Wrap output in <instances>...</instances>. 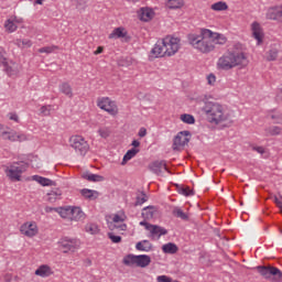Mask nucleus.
<instances>
[{
	"instance_id": "nucleus-46",
	"label": "nucleus",
	"mask_w": 282,
	"mask_h": 282,
	"mask_svg": "<svg viewBox=\"0 0 282 282\" xmlns=\"http://www.w3.org/2000/svg\"><path fill=\"white\" fill-rule=\"evenodd\" d=\"M148 199L147 194L142 193V196H137L134 206H142V204H144Z\"/></svg>"
},
{
	"instance_id": "nucleus-63",
	"label": "nucleus",
	"mask_w": 282,
	"mask_h": 282,
	"mask_svg": "<svg viewBox=\"0 0 282 282\" xmlns=\"http://www.w3.org/2000/svg\"><path fill=\"white\" fill-rule=\"evenodd\" d=\"M35 3H37V6H43V0H35Z\"/></svg>"
},
{
	"instance_id": "nucleus-7",
	"label": "nucleus",
	"mask_w": 282,
	"mask_h": 282,
	"mask_svg": "<svg viewBox=\"0 0 282 282\" xmlns=\"http://www.w3.org/2000/svg\"><path fill=\"white\" fill-rule=\"evenodd\" d=\"M97 107L107 111L110 116H118V105L109 97H99L97 99Z\"/></svg>"
},
{
	"instance_id": "nucleus-26",
	"label": "nucleus",
	"mask_w": 282,
	"mask_h": 282,
	"mask_svg": "<svg viewBox=\"0 0 282 282\" xmlns=\"http://www.w3.org/2000/svg\"><path fill=\"white\" fill-rule=\"evenodd\" d=\"M17 131L11 130V131H2L0 128V138L3 140H10V142H17Z\"/></svg>"
},
{
	"instance_id": "nucleus-56",
	"label": "nucleus",
	"mask_w": 282,
	"mask_h": 282,
	"mask_svg": "<svg viewBox=\"0 0 282 282\" xmlns=\"http://www.w3.org/2000/svg\"><path fill=\"white\" fill-rule=\"evenodd\" d=\"M274 204H276L278 208H280V210L282 213V202L276 196L274 197Z\"/></svg>"
},
{
	"instance_id": "nucleus-29",
	"label": "nucleus",
	"mask_w": 282,
	"mask_h": 282,
	"mask_svg": "<svg viewBox=\"0 0 282 282\" xmlns=\"http://www.w3.org/2000/svg\"><path fill=\"white\" fill-rule=\"evenodd\" d=\"M83 178L87 180L88 182H105V176L93 173L83 174Z\"/></svg>"
},
{
	"instance_id": "nucleus-30",
	"label": "nucleus",
	"mask_w": 282,
	"mask_h": 282,
	"mask_svg": "<svg viewBox=\"0 0 282 282\" xmlns=\"http://www.w3.org/2000/svg\"><path fill=\"white\" fill-rule=\"evenodd\" d=\"M162 250L165 254H175L178 250L177 245L169 242L162 246Z\"/></svg>"
},
{
	"instance_id": "nucleus-45",
	"label": "nucleus",
	"mask_w": 282,
	"mask_h": 282,
	"mask_svg": "<svg viewBox=\"0 0 282 282\" xmlns=\"http://www.w3.org/2000/svg\"><path fill=\"white\" fill-rule=\"evenodd\" d=\"M278 56H279V51L276 48H272L269 51L267 58L268 61H276Z\"/></svg>"
},
{
	"instance_id": "nucleus-4",
	"label": "nucleus",
	"mask_w": 282,
	"mask_h": 282,
	"mask_svg": "<svg viewBox=\"0 0 282 282\" xmlns=\"http://www.w3.org/2000/svg\"><path fill=\"white\" fill-rule=\"evenodd\" d=\"M206 30L208 29H204L200 35H192L189 37L191 45H193L195 50H198V52H202L203 54H208L215 50L210 35H206Z\"/></svg>"
},
{
	"instance_id": "nucleus-55",
	"label": "nucleus",
	"mask_w": 282,
	"mask_h": 282,
	"mask_svg": "<svg viewBox=\"0 0 282 282\" xmlns=\"http://www.w3.org/2000/svg\"><path fill=\"white\" fill-rule=\"evenodd\" d=\"M24 140H28L25 134H17V142H24Z\"/></svg>"
},
{
	"instance_id": "nucleus-47",
	"label": "nucleus",
	"mask_w": 282,
	"mask_h": 282,
	"mask_svg": "<svg viewBox=\"0 0 282 282\" xmlns=\"http://www.w3.org/2000/svg\"><path fill=\"white\" fill-rule=\"evenodd\" d=\"M86 232H90V235L98 234V226L95 224H89L86 226Z\"/></svg>"
},
{
	"instance_id": "nucleus-42",
	"label": "nucleus",
	"mask_w": 282,
	"mask_h": 282,
	"mask_svg": "<svg viewBox=\"0 0 282 282\" xmlns=\"http://www.w3.org/2000/svg\"><path fill=\"white\" fill-rule=\"evenodd\" d=\"M268 118H271V120H274V124H282V113L281 112L268 115Z\"/></svg>"
},
{
	"instance_id": "nucleus-32",
	"label": "nucleus",
	"mask_w": 282,
	"mask_h": 282,
	"mask_svg": "<svg viewBox=\"0 0 282 282\" xmlns=\"http://www.w3.org/2000/svg\"><path fill=\"white\" fill-rule=\"evenodd\" d=\"M56 213H58L63 219H72V207H58Z\"/></svg>"
},
{
	"instance_id": "nucleus-34",
	"label": "nucleus",
	"mask_w": 282,
	"mask_h": 282,
	"mask_svg": "<svg viewBox=\"0 0 282 282\" xmlns=\"http://www.w3.org/2000/svg\"><path fill=\"white\" fill-rule=\"evenodd\" d=\"M138 256L134 254H128L123 258V265H128L129 268H133V265L137 267Z\"/></svg>"
},
{
	"instance_id": "nucleus-18",
	"label": "nucleus",
	"mask_w": 282,
	"mask_h": 282,
	"mask_svg": "<svg viewBox=\"0 0 282 282\" xmlns=\"http://www.w3.org/2000/svg\"><path fill=\"white\" fill-rule=\"evenodd\" d=\"M3 54H6V51L0 48V63L3 64L4 72L8 74V76H17V72L10 65H8V59H6Z\"/></svg>"
},
{
	"instance_id": "nucleus-58",
	"label": "nucleus",
	"mask_w": 282,
	"mask_h": 282,
	"mask_svg": "<svg viewBox=\"0 0 282 282\" xmlns=\"http://www.w3.org/2000/svg\"><path fill=\"white\" fill-rule=\"evenodd\" d=\"M13 44L18 45V47H23V40L17 39V40L13 41Z\"/></svg>"
},
{
	"instance_id": "nucleus-28",
	"label": "nucleus",
	"mask_w": 282,
	"mask_h": 282,
	"mask_svg": "<svg viewBox=\"0 0 282 282\" xmlns=\"http://www.w3.org/2000/svg\"><path fill=\"white\" fill-rule=\"evenodd\" d=\"M59 91L67 96V98H74V91L72 90V85L69 83H63L59 85Z\"/></svg>"
},
{
	"instance_id": "nucleus-36",
	"label": "nucleus",
	"mask_w": 282,
	"mask_h": 282,
	"mask_svg": "<svg viewBox=\"0 0 282 282\" xmlns=\"http://www.w3.org/2000/svg\"><path fill=\"white\" fill-rule=\"evenodd\" d=\"M61 195H63V193H61L59 189L51 191L50 193H47L46 200L50 202L51 204H54V202L61 199Z\"/></svg>"
},
{
	"instance_id": "nucleus-1",
	"label": "nucleus",
	"mask_w": 282,
	"mask_h": 282,
	"mask_svg": "<svg viewBox=\"0 0 282 282\" xmlns=\"http://www.w3.org/2000/svg\"><path fill=\"white\" fill-rule=\"evenodd\" d=\"M180 52V39L167 35L163 40H159L151 51L154 58L164 56H175Z\"/></svg>"
},
{
	"instance_id": "nucleus-38",
	"label": "nucleus",
	"mask_w": 282,
	"mask_h": 282,
	"mask_svg": "<svg viewBox=\"0 0 282 282\" xmlns=\"http://www.w3.org/2000/svg\"><path fill=\"white\" fill-rule=\"evenodd\" d=\"M212 10H214V12H224V10H228V4L224 1H219L212 4Z\"/></svg>"
},
{
	"instance_id": "nucleus-19",
	"label": "nucleus",
	"mask_w": 282,
	"mask_h": 282,
	"mask_svg": "<svg viewBox=\"0 0 282 282\" xmlns=\"http://www.w3.org/2000/svg\"><path fill=\"white\" fill-rule=\"evenodd\" d=\"M155 213H158V207L155 206H148L142 209V217L144 220L142 221H151L153 219Z\"/></svg>"
},
{
	"instance_id": "nucleus-27",
	"label": "nucleus",
	"mask_w": 282,
	"mask_h": 282,
	"mask_svg": "<svg viewBox=\"0 0 282 282\" xmlns=\"http://www.w3.org/2000/svg\"><path fill=\"white\" fill-rule=\"evenodd\" d=\"M172 215L176 217L177 219H182L183 221H188L189 216L182 210L181 207H173Z\"/></svg>"
},
{
	"instance_id": "nucleus-39",
	"label": "nucleus",
	"mask_w": 282,
	"mask_h": 282,
	"mask_svg": "<svg viewBox=\"0 0 282 282\" xmlns=\"http://www.w3.org/2000/svg\"><path fill=\"white\" fill-rule=\"evenodd\" d=\"M176 188L180 195H184L185 197H191V195H193V191L191 189V187L176 185Z\"/></svg>"
},
{
	"instance_id": "nucleus-15",
	"label": "nucleus",
	"mask_w": 282,
	"mask_h": 282,
	"mask_svg": "<svg viewBox=\"0 0 282 282\" xmlns=\"http://www.w3.org/2000/svg\"><path fill=\"white\" fill-rule=\"evenodd\" d=\"M149 169L152 173H155V175H160V173H162V169L167 173H171V170H169V166L166 165V161H154L150 164Z\"/></svg>"
},
{
	"instance_id": "nucleus-48",
	"label": "nucleus",
	"mask_w": 282,
	"mask_h": 282,
	"mask_svg": "<svg viewBox=\"0 0 282 282\" xmlns=\"http://www.w3.org/2000/svg\"><path fill=\"white\" fill-rule=\"evenodd\" d=\"M108 238L112 241V243H120V241H122V237L116 236L113 232H109Z\"/></svg>"
},
{
	"instance_id": "nucleus-11",
	"label": "nucleus",
	"mask_w": 282,
	"mask_h": 282,
	"mask_svg": "<svg viewBox=\"0 0 282 282\" xmlns=\"http://www.w3.org/2000/svg\"><path fill=\"white\" fill-rule=\"evenodd\" d=\"M191 142V131L184 130L177 133L173 140V150L177 151L180 147H186Z\"/></svg>"
},
{
	"instance_id": "nucleus-3",
	"label": "nucleus",
	"mask_w": 282,
	"mask_h": 282,
	"mask_svg": "<svg viewBox=\"0 0 282 282\" xmlns=\"http://www.w3.org/2000/svg\"><path fill=\"white\" fill-rule=\"evenodd\" d=\"M203 111L206 113L207 120L210 122V124H221V122H226V120L229 118L228 112H226L224 109V106L218 102H205Z\"/></svg>"
},
{
	"instance_id": "nucleus-23",
	"label": "nucleus",
	"mask_w": 282,
	"mask_h": 282,
	"mask_svg": "<svg viewBox=\"0 0 282 282\" xmlns=\"http://www.w3.org/2000/svg\"><path fill=\"white\" fill-rule=\"evenodd\" d=\"M135 248L140 252H151V250L153 249V245L150 243L149 240H142L137 242Z\"/></svg>"
},
{
	"instance_id": "nucleus-60",
	"label": "nucleus",
	"mask_w": 282,
	"mask_h": 282,
	"mask_svg": "<svg viewBox=\"0 0 282 282\" xmlns=\"http://www.w3.org/2000/svg\"><path fill=\"white\" fill-rule=\"evenodd\" d=\"M104 47L102 46H99L96 51H95V54L98 55V54H102L104 52Z\"/></svg>"
},
{
	"instance_id": "nucleus-9",
	"label": "nucleus",
	"mask_w": 282,
	"mask_h": 282,
	"mask_svg": "<svg viewBox=\"0 0 282 282\" xmlns=\"http://www.w3.org/2000/svg\"><path fill=\"white\" fill-rule=\"evenodd\" d=\"M257 270L261 276L264 279H275V281H279L282 278V272L276 267H265V265H259L257 267Z\"/></svg>"
},
{
	"instance_id": "nucleus-20",
	"label": "nucleus",
	"mask_w": 282,
	"mask_h": 282,
	"mask_svg": "<svg viewBox=\"0 0 282 282\" xmlns=\"http://www.w3.org/2000/svg\"><path fill=\"white\" fill-rule=\"evenodd\" d=\"M36 276H42V279H46V276H52V268L47 264H42L35 270Z\"/></svg>"
},
{
	"instance_id": "nucleus-14",
	"label": "nucleus",
	"mask_w": 282,
	"mask_h": 282,
	"mask_svg": "<svg viewBox=\"0 0 282 282\" xmlns=\"http://www.w3.org/2000/svg\"><path fill=\"white\" fill-rule=\"evenodd\" d=\"M267 19L270 21H280L282 22V7H271L268 9Z\"/></svg>"
},
{
	"instance_id": "nucleus-57",
	"label": "nucleus",
	"mask_w": 282,
	"mask_h": 282,
	"mask_svg": "<svg viewBox=\"0 0 282 282\" xmlns=\"http://www.w3.org/2000/svg\"><path fill=\"white\" fill-rule=\"evenodd\" d=\"M145 135H147V129L145 128H140L139 138H144Z\"/></svg>"
},
{
	"instance_id": "nucleus-43",
	"label": "nucleus",
	"mask_w": 282,
	"mask_h": 282,
	"mask_svg": "<svg viewBox=\"0 0 282 282\" xmlns=\"http://www.w3.org/2000/svg\"><path fill=\"white\" fill-rule=\"evenodd\" d=\"M98 133L100 138H104L105 140H107V138L111 135V130H109V128H100L98 130Z\"/></svg>"
},
{
	"instance_id": "nucleus-24",
	"label": "nucleus",
	"mask_w": 282,
	"mask_h": 282,
	"mask_svg": "<svg viewBox=\"0 0 282 282\" xmlns=\"http://www.w3.org/2000/svg\"><path fill=\"white\" fill-rule=\"evenodd\" d=\"M80 195H83L85 199H89L90 202H94V199H98L99 193L94 189L84 188L80 191Z\"/></svg>"
},
{
	"instance_id": "nucleus-22",
	"label": "nucleus",
	"mask_w": 282,
	"mask_h": 282,
	"mask_svg": "<svg viewBox=\"0 0 282 282\" xmlns=\"http://www.w3.org/2000/svg\"><path fill=\"white\" fill-rule=\"evenodd\" d=\"M154 12L149 8H141L139 10V17L141 21H151L153 19Z\"/></svg>"
},
{
	"instance_id": "nucleus-25",
	"label": "nucleus",
	"mask_w": 282,
	"mask_h": 282,
	"mask_svg": "<svg viewBox=\"0 0 282 282\" xmlns=\"http://www.w3.org/2000/svg\"><path fill=\"white\" fill-rule=\"evenodd\" d=\"M138 153H140L139 149L132 148L130 150L127 151V153L123 155L122 159V166H124V164H127L129 162V160H133V158H135V155H138Z\"/></svg>"
},
{
	"instance_id": "nucleus-17",
	"label": "nucleus",
	"mask_w": 282,
	"mask_h": 282,
	"mask_svg": "<svg viewBox=\"0 0 282 282\" xmlns=\"http://www.w3.org/2000/svg\"><path fill=\"white\" fill-rule=\"evenodd\" d=\"M85 212L80 207H72L70 221H85Z\"/></svg>"
},
{
	"instance_id": "nucleus-51",
	"label": "nucleus",
	"mask_w": 282,
	"mask_h": 282,
	"mask_svg": "<svg viewBox=\"0 0 282 282\" xmlns=\"http://www.w3.org/2000/svg\"><path fill=\"white\" fill-rule=\"evenodd\" d=\"M22 47H32V41L28 39L22 40Z\"/></svg>"
},
{
	"instance_id": "nucleus-33",
	"label": "nucleus",
	"mask_w": 282,
	"mask_h": 282,
	"mask_svg": "<svg viewBox=\"0 0 282 282\" xmlns=\"http://www.w3.org/2000/svg\"><path fill=\"white\" fill-rule=\"evenodd\" d=\"M124 36H127L124 28H117L109 34L108 39H124Z\"/></svg>"
},
{
	"instance_id": "nucleus-13",
	"label": "nucleus",
	"mask_w": 282,
	"mask_h": 282,
	"mask_svg": "<svg viewBox=\"0 0 282 282\" xmlns=\"http://www.w3.org/2000/svg\"><path fill=\"white\" fill-rule=\"evenodd\" d=\"M206 36L210 37L214 47L215 45H226L228 41L224 34L215 33L208 29L206 30Z\"/></svg>"
},
{
	"instance_id": "nucleus-8",
	"label": "nucleus",
	"mask_w": 282,
	"mask_h": 282,
	"mask_svg": "<svg viewBox=\"0 0 282 282\" xmlns=\"http://www.w3.org/2000/svg\"><path fill=\"white\" fill-rule=\"evenodd\" d=\"M139 225L144 226L145 230H149L150 238L152 240H158L160 237L169 235V230H166V228L160 227L158 225H151L147 220L140 221Z\"/></svg>"
},
{
	"instance_id": "nucleus-59",
	"label": "nucleus",
	"mask_w": 282,
	"mask_h": 282,
	"mask_svg": "<svg viewBox=\"0 0 282 282\" xmlns=\"http://www.w3.org/2000/svg\"><path fill=\"white\" fill-rule=\"evenodd\" d=\"M58 210V207H45V213H56Z\"/></svg>"
},
{
	"instance_id": "nucleus-2",
	"label": "nucleus",
	"mask_w": 282,
	"mask_h": 282,
	"mask_svg": "<svg viewBox=\"0 0 282 282\" xmlns=\"http://www.w3.org/2000/svg\"><path fill=\"white\" fill-rule=\"evenodd\" d=\"M248 55L243 51H232L218 58V69H235V67H247Z\"/></svg>"
},
{
	"instance_id": "nucleus-6",
	"label": "nucleus",
	"mask_w": 282,
	"mask_h": 282,
	"mask_svg": "<svg viewBox=\"0 0 282 282\" xmlns=\"http://www.w3.org/2000/svg\"><path fill=\"white\" fill-rule=\"evenodd\" d=\"M69 144L79 155H87V151H89V143L80 135L70 137Z\"/></svg>"
},
{
	"instance_id": "nucleus-44",
	"label": "nucleus",
	"mask_w": 282,
	"mask_h": 282,
	"mask_svg": "<svg viewBox=\"0 0 282 282\" xmlns=\"http://www.w3.org/2000/svg\"><path fill=\"white\" fill-rule=\"evenodd\" d=\"M4 28H6V30H8V32H15L17 31V24H14V22H12L11 20L6 21Z\"/></svg>"
},
{
	"instance_id": "nucleus-31",
	"label": "nucleus",
	"mask_w": 282,
	"mask_h": 282,
	"mask_svg": "<svg viewBox=\"0 0 282 282\" xmlns=\"http://www.w3.org/2000/svg\"><path fill=\"white\" fill-rule=\"evenodd\" d=\"M32 180L33 182H37V184H41V186H52V184H54V181L39 175H33Z\"/></svg>"
},
{
	"instance_id": "nucleus-35",
	"label": "nucleus",
	"mask_w": 282,
	"mask_h": 282,
	"mask_svg": "<svg viewBox=\"0 0 282 282\" xmlns=\"http://www.w3.org/2000/svg\"><path fill=\"white\" fill-rule=\"evenodd\" d=\"M184 6V0H166V7L170 10H180Z\"/></svg>"
},
{
	"instance_id": "nucleus-41",
	"label": "nucleus",
	"mask_w": 282,
	"mask_h": 282,
	"mask_svg": "<svg viewBox=\"0 0 282 282\" xmlns=\"http://www.w3.org/2000/svg\"><path fill=\"white\" fill-rule=\"evenodd\" d=\"M181 120L182 122H185V124H195V117H193V115H181Z\"/></svg>"
},
{
	"instance_id": "nucleus-37",
	"label": "nucleus",
	"mask_w": 282,
	"mask_h": 282,
	"mask_svg": "<svg viewBox=\"0 0 282 282\" xmlns=\"http://www.w3.org/2000/svg\"><path fill=\"white\" fill-rule=\"evenodd\" d=\"M281 127L279 126H271L267 129H264L265 135H281Z\"/></svg>"
},
{
	"instance_id": "nucleus-62",
	"label": "nucleus",
	"mask_w": 282,
	"mask_h": 282,
	"mask_svg": "<svg viewBox=\"0 0 282 282\" xmlns=\"http://www.w3.org/2000/svg\"><path fill=\"white\" fill-rule=\"evenodd\" d=\"M241 47H242L241 43L235 44V50H241Z\"/></svg>"
},
{
	"instance_id": "nucleus-61",
	"label": "nucleus",
	"mask_w": 282,
	"mask_h": 282,
	"mask_svg": "<svg viewBox=\"0 0 282 282\" xmlns=\"http://www.w3.org/2000/svg\"><path fill=\"white\" fill-rule=\"evenodd\" d=\"M131 144L134 147V149H138V147H140V141L133 140Z\"/></svg>"
},
{
	"instance_id": "nucleus-10",
	"label": "nucleus",
	"mask_w": 282,
	"mask_h": 282,
	"mask_svg": "<svg viewBox=\"0 0 282 282\" xmlns=\"http://www.w3.org/2000/svg\"><path fill=\"white\" fill-rule=\"evenodd\" d=\"M59 248L64 253L67 252H75L76 250H78V248H80V241L78 239H74V238H62L58 241Z\"/></svg>"
},
{
	"instance_id": "nucleus-54",
	"label": "nucleus",
	"mask_w": 282,
	"mask_h": 282,
	"mask_svg": "<svg viewBox=\"0 0 282 282\" xmlns=\"http://www.w3.org/2000/svg\"><path fill=\"white\" fill-rule=\"evenodd\" d=\"M112 221L115 224H120V221H124V220L122 219V217H120V215H115L112 218Z\"/></svg>"
},
{
	"instance_id": "nucleus-16",
	"label": "nucleus",
	"mask_w": 282,
	"mask_h": 282,
	"mask_svg": "<svg viewBox=\"0 0 282 282\" xmlns=\"http://www.w3.org/2000/svg\"><path fill=\"white\" fill-rule=\"evenodd\" d=\"M251 31L253 39L258 41V45H261V43H263V29H261V24H259V22H253L251 24Z\"/></svg>"
},
{
	"instance_id": "nucleus-12",
	"label": "nucleus",
	"mask_w": 282,
	"mask_h": 282,
	"mask_svg": "<svg viewBox=\"0 0 282 282\" xmlns=\"http://www.w3.org/2000/svg\"><path fill=\"white\" fill-rule=\"evenodd\" d=\"M21 235H24V237H36L39 235V226L35 221H26L20 227Z\"/></svg>"
},
{
	"instance_id": "nucleus-5",
	"label": "nucleus",
	"mask_w": 282,
	"mask_h": 282,
	"mask_svg": "<svg viewBox=\"0 0 282 282\" xmlns=\"http://www.w3.org/2000/svg\"><path fill=\"white\" fill-rule=\"evenodd\" d=\"M28 171V163L20 161L6 167L4 173L11 182H21V175Z\"/></svg>"
},
{
	"instance_id": "nucleus-40",
	"label": "nucleus",
	"mask_w": 282,
	"mask_h": 282,
	"mask_svg": "<svg viewBox=\"0 0 282 282\" xmlns=\"http://www.w3.org/2000/svg\"><path fill=\"white\" fill-rule=\"evenodd\" d=\"M58 50V46L52 45V46H44L39 48L40 54H52L53 52H56Z\"/></svg>"
},
{
	"instance_id": "nucleus-52",
	"label": "nucleus",
	"mask_w": 282,
	"mask_h": 282,
	"mask_svg": "<svg viewBox=\"0 0 282 282\" xmlns=\"http://www.w3.org/2000/svg\"><path fill=\"white\" fill-rule=\"evenodd\" d=\"M9 119L13 120L14 122H19V115L14 112H10Z\"/></svg>"
},
{
	"instance_id": "nucleus-50",
	"label": "nucleus",
	"mask_w": 282,
	"mask_h": 282,
	"mask_svg": "<svg viewBox=\"0 0 282 282\" xmlns=\"http://www.w3.org/2000/svg\"><path fill=\"white\" fill-rule=\"evenodd\" d=\"M216 80H217V77L215 76V74H209V75L207 76V83H208V85H215Z\"/></svg>"
},
{
	"instance_id": "nucleus-53",
	"label": "nucleus",
	"mask_w": 282,
	"mask_h": 282,
	"mask_svg": "<svg viewBox=\"0 0 282 282\" xmlns=\"http://www.w3.org/2000/svg\"><path fill=\"white\" fill-rule=\"evenodd\" d=\"M253 151H257V153H260L261 155L265 153V149L263 147H254Z\"/></svg>"
},
{
	"instance_id": "nucleus-21",
	"label": "nucleus",
	"mask_w": 282,
	"mask_h": 282,
	"mask_svg": "<svg viewBox=\"0 0 282 282\" xmlns=\"http://www.w3.org/2000/svg\"><path fill=\"white\" fill-rule=\"evenodd\" d=\"M151 264V257L148 254L137 256V268H147Z\"/></svg>"
},
{
	"instance_id": "nucleus-49",
	"label": "nucleus",
	"mask_w": 282,
	"mask_h": 282,
	"mask_svg": "<svg viewBox=\"0 0 282 282\" xmlns=\"http://www.w3.org/2000/svg\"><path fill=\"white\" fill-rule=\"evenodd\" d=\"M40 111L42 116H50L52 113V106H42Z\"/></svg>"
}]
</instances>
